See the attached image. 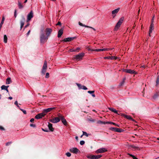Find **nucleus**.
<instances>
[{"label": "nucleus", "instance_id": "nucleus-1", "mask_svg": "<svg viewBox=\"0 0 159 159\" xmlns=\"http://www.w3.org/2000/svg\"><path fill=\"white\" fill-rule=\"evenodd\" d=\"M48 39V37L44 32V30L42 29L41 30L40 35V42L41 43H44L46 42Z\"/></svg>", "mask_w": 159, "mask_h": 159}, {"label": "nucleus", "instance_id": "nucleus-2", "mask_svg": "<svg viewBox=\"0 0 159 159\" xmlns=\"http://www.w3.org/2000/svg\"><path fill=\"white\" fill-rule=\"evenodd\" d=\"M124 18L123 17H121L117 23L115 28L114 29V30L115 31L117 30L119 27H120L121 25L122 24L123 21L124 20Z\"/></svg>", "mask_w": 159, "mask_h": 159}, {"label": "nucleus", "instance_id": "nucleus-3", "mask_svg": "<svg viewBox=\"0 0 159 159\" xmlns=\"http://www.w3.org/2000/svg\"><path fill=\"white\" fill-rule=\"evenodd\" d=\"M47 62L46 61H45L44 62L43 65V66L42 69L41 73L42 74L44 75L47 69Z\"/></svg>", "mask_w": 159, "mask_h": 159}, {"label": "nucleus", "instance_id": "nucleus-4", "mask_svg": "<svg viewBox=\"0 0 159 159\" xmlns=\"http://www.w3.org/2000/svg\"><path fill=\"white\" fill-rule=\"evenodd\" d=\"M33 16L34 13L33 11H31L27 15L26 21L28 22L33 17Z\"/></svg>", "mask_w": 159, "mask_h": 159}, {"label": "nucleus", "instance_id": "nucleus-5", "mask_svg": "<svg viewBox=\"0 0 159 159\" xmlns=\"http://www.w3.org/2000/svg\"><path fill=\"white\" fill-rule=\"evenodd\" d=\"M58 116H59L60 118V120H61L63 124L64 125H67V121L64 118V117L62 115L59 114L58 115Z\"/></svg>", "mask_w": 159, "mask_h": 159}, {"label": "nucleus", "instance_id": "nucleus-6", "mask_svg": "<svg viewBox=\"0 0 159 159\" xmlns=\"http://www.w3.org/2000/svg\"><path fill=\"white\" fill-rule=\"evenodd\" d=\"M49 121L53 123H56L60 121V118L58 117H56L54 118H52L49 120Z\"/></svg>", "mask_w": 159, "mask_h": 159}, {"label": "nucleus", "instance_id": "nucleus-7", "mask_svg": "<svg viewBox=\"0 0 159 159\" xmlns=\"http://www.w3.org/2000/svg\"><path fill=\"white\" fill-rule=\"evenodd\" d=\"M102 157L101 155H90L88 156L87 157L89 159H98Z\"/></svg>", "mask_w": 159, "mask_h": 159}, {"label": "nucleus", "instance_id": "nucleus-8", "mask_svg": "<svg viewBox=\"0 0 159 159\" xmlns=\"http://www.w3.org/2000/svg\"><path fill=\"white\" fill-rule=\"evenodd\" d=\"M84 53H81L75 56L74 57V58L78 60L81 59L84 56Z\"/></svg>", "mask_w": 159, "mask_h": 159}, {"label": "nucleus", "instance_id": "nucleus-9", "mask_svg": "<svg viewBox=\"0 0 159 159\" xmlns=\"http://www.w3.org/2000/svg\"><path fill=\"white\" fill-rule=\"evenodd\" d=\"M107 151V149L105 148H102L97 150L95 152L97 153H102Z\"/></svg>", "mask_w": 159, "mask_h": 159}, {"label": "nucleus", "instance_id": "nucleus-10", "mask_svg": "<svg viewBox=\"0 0 159 159\" xmlns=\"http://www.w3.org/2000/svg\"><path fill=\"white\" fill-rule=\"evenodd\" d=\"M69 151L70 152L75 154H77L78 153L80 152V151L76 148H71Z\"/></svg>", "mask_w": 159, "mask_h": 159}, {"label": "nucleus", "instance_id": "nucleus-11", "mask_svg": "<svg viewBox=\"0 0 159 159\" xmlns=\"http://www.w3.org/2000/svg\"><path fill=\"white\" fill-rule=\"evenodd\" d=\"M123 71L126 73H129L130 74H136L137 72L134 70H132L131 69H124Z\"/></svg>", "mask_w": 159, "mask_h": 159}, {"label": "nucleus", "instance_id": "nucleus-12", "mask_svg": "<svg viewBox=\"0 0 159 159\" xmlns=\"http://www.w3.org/2000/svg\"><path fill=\"white\" fill-rule=\"evenodd\" d=\"M52 31V30L50 28H47L46 29L45 32L46 33V35L48 37L50 36V34Z\"/></svg>", "mask_w": 159, "mask_h": 159}, {"label": "nucleus", "instance_id": "nucleus-13", "mask_svg": "<svg viewBox=\"0 0 159 159\" xmlns=\"http://www.w3.org/2000/svg\"><path fill=\"white\" fill-rule=\"evenodd\" d=\"M46 114L44 113L43 112L42 113H39L37 115L35 116V118L36 119H39L41 118H42Z\"/></svg>", "mask_w": 159, "mask_h": 159}, {"label": "nucleus", "instance_id": "nucleus-14", "mask_svg": "<svg viewBox=\"0 0 159 159\" xmlns=\"http://www.w3.org/2000/svg\"><path fill=\"white\" fill-rule=\"evenodd\" d=\"M120 9V8H117L115 9L112 11V14L113 17L114 18L116 15V14L119 12Z\"/></svg>", "mask_w": 159, "mask_h": 159}, {"label": "nucleus", "instance_id": "nucleus-15", "mask_svg": "<svg viewBox=\"0 0 159 159\" xmlns=\"http://www.w3.org/2000/svg\"><path fill=\"white\" fill-rule=\"evenodd\" d=\"M55 108V107H53L49 108L46 109H45L43 110V112L44 113H45L46 114L48 112L51 111L53 110Z\"/></svg>", "mask_w": 159, "mask_h": 159}, {"label": "nucleus", "instance_id": "nucleus-16", "mask_svg": "<svg viewBox=\"0 0 159 159\" xmlns=\"http://www.w3.org/2000/svg\"><path fill=\"white\" fill-rule=\"evenodd\" d=\"M114 49V48H112L111 49V50H112ZM111 49L108 48H104L103 49H95V51L96 52H99V51H107L110 50Z\"/></svg>", "mask_w": 159, "mask_h": 159}, {"label": "nucleus", "instance_id": "nucleus-17", "mask_svg": "<svg viewBox=\"0 0 159 159\" xmlns=\"http://www.w3.org/2000/svg\"><path fill=\"white\" fill-rule=\"evenodd\" d=\"M118 58L116 57H115V56H108V57H104V59H111V60H113V59H115L116 60Z\"/></svg>", "mask_w": 159, "mask_h": 159}, {"label": "nucleus", "instance_id": "nucleus-18", "mask_svg": "<svg viewBox=\"0 0 159 159\" xmlns=\"http://www.w3.org/2000/svg\"><path fill=\"white\" fill-rule=\"evenodd\" d=\"M22 18L23 19V20H21L20 21V30H21L23 26L24 25V22L25 20V19L24 16H22Z\"/></svg>", "mask_w": 159, "mask_h": 159}, {"label": "nucleus", "instance_id": "nucleus-19", "mask_svg": "<svg viewBox=\"0 0 159 159\" xmlns=\"http://www.w3.org/2000/svg\"><path fill=\"white\" fill-rule=\"evenodd\" d=\"M63 29L61 28L59 30L58 32L57 37L58 38L61 37V35L63 34Z\"/></svg>", "mask_w": 159, "mask_h": 159}, {"label": "nucleus", "instance_id": "nucleus-20", "mask_svg": "<svg viewBox=\"0 0 159 159\" xmlns=\"http://www.w3.org/2000/svg\"><path fill=\"white\" fill-rule=\"evenodd\" d=\"M154 24L153 23H151L150 27L149 30V35L150 36V34L152 33V30H153Z\"/></svg>", "mask_w": 159, "mask_h": 159}, {"label": "nucleus", "instance_id": "nucleus-21", "mask_svg": "<svg viewBox=\"0 0 159 159\" xmlns=\"http://www.w3.org/2000/svg\"><path fill=\"white\" fill-rule=\"evenodd\" d=\"M48 127L49 130L52 132H53L54 130V129L52 127V125L49 122L48 123Z\"/></svg>", "mask_w": 159, "mask_h": 159}, {"label": "nucleus", "instance_id": "nucleus-22", "mask_svg": "<svg viewBox=\"0 0 159 159\" xmlns=\"http://www.w3.org/2000/svg\"><path fill=\"white\" fill-rule=\"evenodd\" d=\"M122 115H123L125 118H126L128 119L134 120L132 118L129 116H128L126 115L125 114H122Z\"/></svg>", "mask_w": 159, "mask_h": 159}, {"label": "nucleus", "instance_id": "nucleus-23", "mask_svg": "<svg viewBox=\"0 0 159 159\" xmlns=\"http://www.w3.org/2000/svg\"><path fill=\"white\" fill-rule=\"evenodd\" d=\"M97 123L99 124H108V122H105V121H102L99 120L98 121Z\"/></svg>", "mask_w": 159, "mask_h": 159}, {"label": "nucleus", "instance_id": "nucleus-24", "mask_svg": "<svg viewBox=\"0 0 159 159\" xmlns=\"http://www.w3.org/2000/svg\"><path fill=\"white\" fill-rule=\"evenodd\" d=\"M11 82V81L10 78H8L6 79V84H9Z\"/></svg>", "mask_w": 159, "mask_h": 159}, {"label": "nucleus", "instance_id": "nucleus-25", "mask_svg": "<svg viewBox=\"0 0 159 159\" xmlns=\"http://www.w3.org/2000/svg\"><path fill=\"white\" fill-rule=\"evenodd\" d=\"M9 87L8 85L7 86H5V85H2L1 87V88L2 90H6Z\"/></svg>", "mask_w": 159, "mask_h": 159}, {"label": "nucleus", "instance_id": "nucleus-26", "mask_svg": "<svg viewBox=\"0 0 159 159\" xmlns=\"http://www.w3.org/2000/svg\"><path fill=\"white\" fill-rule=\"evenodd\" d=\"M5 20V18L4 16L2 17V21L0 24V28H1L3 24L4 23V21Z\"/></svg>", "mask_w": 159, "mask_h": 159}, {"label": "nucleus", "instance_id": "nucleus-27", "mask_svg": "<svg viewBox=\"0 0 159 159\" xmlns=\"http://www.w3.org/2000/svg\"><path fill=\"white\" fill-rule=\"evenodd\" d=\"M18 6L19 7V8L20 9L22 8L24 6L22 5L21 3L19 1H18Z\"/></svg>", "mask_w": 159, "mask_h": 159}, {"label": "nucleus", "instance_id": "nucleus-28", "mask_svg": "<svg viewBox=\"0 0 159 159\" xmlns=\"http://www.w3.org/2000/svg\"><path fill=\"white\" fill-rule=\"evenodd\" d=\"M7 37L6 35H4V42L6 43L7 42Z\"/></svg>", "mask_w": 159, "mask_h": 159}, {"label": "nucleus", "instance_id": "nucleus-29", "mask_svg": "<svg viewBox=\"0 0 159 159\" xmlns=\"http://www.w3.org/2000/svg\"><path fill=\"white\" fill-rule=\"evenodd\" d=\"M63 41L66 42H70V41H71L70 40V37H68V38H66L64 39L63 40Z\"/></svg>", "mask_w": 159, "mask_h": 159}, {"label": "nucleus", "instance_id": "nucleus-30", "mask_svg": "<svg viewBox=\"0 0 159 159\" xmlns=\"http://www.w3.org/2000/svg\"><path fill=\"white\" fill-rule=\"evenodd\" d=\"M87 120L91 122H94L95 121L94 119H93L92 118H88Z\"/></svg>", "mask_w": 159, "mask_h": 159}, {"label": "nucleus", "instance_id": "nucleus-31", "mask_svg": "<svg viewBox=\"0 0 159 159\" xmlns=\"http://www.w3.org/2000/svg\"><path fill=\"white\" fill-rule=\"evenodd\" d=\"M116 132L120 133V132H122V131H123V129H120V128H116Z\"/></svg>", "mask_w": 159, "mask_h": 159}, {"label": "nucleus", "instance_id": "nucleus-32", "mask_svg": "<svg viewBox=\"0 0 159 159\" xmlns=\"http://www.w3.org/2000/svg\"><path fill=\"white\" fill-rule=\"evenodd\" d=\"M125 78H124L123 79V80L122 81V82H121L120 84V86H122L124 84V83H125Z\"/></svg>", "mask_w": 159, "mask_h": 159}, {"label": "nucleus", "instance_id": "nucleus-33", "mask_svg": "<svg viewBox=\"0 0 159 159\" xmlns=\"http://www.w3.org/2000/svg\"><path fill=\"white\" fill-rule=\"evenodd\" d=\"M108 122V124H113L115 126H118V127H119V125L114 123V122Z\"/></svg>", "mask_w": 159, "mask_h": 159}, {"label": "nucleus", "instance_id": "nucleus-34", "mask_svg": "<svg viewBox=\"0 0 159 159\" xmlns=\"http://www.w3.org/2000/svg\"><path fill=\"white\" fill-rule=\"evenodd\" d=\"M76 84L77 85L79 89H82V86L80 84L76 83Z\"/></svg>", "mask_w": 159, "mask_h": 159}, {"label": "nucleus", "instance_id": "nucleus-35", "mask_svg": "<svg viewBox=\"0 0 159 159\" xmlns=\"http://www.w3.org/2000/svg\"><path fill=\"white\" fill-rule=\"evenodd\" d=\"M156 83L157 85L159 83V75L157 77Z\"/></svg>", "mask_w": 159, "mask_h": 159}, {"label": "nucleus", "instance_id": "nucleus-36", "mask_svg": "<svg viewBox=\"0 0 159 159\" xmlns=\"http://www.w3.org/2000/svg\"><path fill=\"white\" fill-rule=\"evenodd\" d=\"M79 24L80 25L82 26H84V27H87H87H88V26H87L85 25H84L83 24L80 22H79Z\"/></svg>", "mask_w": 159, "mask_h": 159}, {"label": "nucleus", "instance_id": "nucleus-37", "mask_svg": "<svg viewBox=\"0 0 159 159\" xmlns=\"http://www.w3.org/2000/svg\"><path fill=\"white\" fill-rule=\"evenodd\" d=\"M130 147L134 148V149H138L139 148L138 147H136L135 146H134V145H131L130 146Z\"/></svg>", "mask_w": 159, "mask_h": 159}, {"label": "nucleus", "instance_id": "nucleus-38", "mask_svg": "<svg viewBox=\"0 0 159 159\" xmlns=\"http://www.w3.org/2000/svg\"><path fill=\"white\" fill-rule=\"evenodd\" d=\"M83 135H85L86 136L88 137L89 136V134H88L86 132L83 131Z\"/></svg>", "mask_w": 159, "mask_h": 159}, {"label": "nucleus", "instance_id": "nucleus-39", "mask_svg": "<svg viewBox=\"0 0 159 159\" xmlns=\"http://www.w3.org/2000/svg\"><path fill=\"white\" fill-rule=\"evenodd\" d=\"M85 143V142L83 140L80 141V144L81 145H83Z\"/></svg>", "mask_w": 159, "mask_h": 159}, {"label": "nucleus", "instance_id": "nucleus-40", "mask_svg": "<svg viewBox=\"0 0 159 159\" xmlns=\"http://www.w3.org/2000/svg\"><path fill=\"white\" fill-rule=\"evenodd\" d=\"M20 109L23 112V113L25 114H26V111L25 110H24V109H21L20 108Z\"/></svg>", "mask_w": 159, "mask_h": 159}, {"label": "nucleus", "instance_id": "nucleus-41", "mask_svg": "<svg viewBox=\"0 0 159 159\" xmlns=\"http://www.w3.org/2000/svg\"><path fill=\"white\" fill-rule=\"evenodd\" d=\"M66 155L68 157H70L71 155V154L70 152H67L66 153Z\"/></svg>", "mask_w": 159, "mask_h": 159}, {"label": "nucleus", "instance_id": "nucleus-42", "mask_svg": "<svg viewBox=\"0 0 159 159\" xmlns=\"http://www.w3.org/2000/svg\"><path fill=\"white\" fill-rule=\"evenodd\" d=\"M94 91H89L88 92V93H89L92 94L93 93H94Z\"/></svg>", "mask_w": 159, "mask_h": 159}, {"label": "nucleus", "instance_id": "nucleus-43", "mask_svg": "<svg viewBox=\"0 0 159 159\" xmlns=\"http://www.w3.org/2000/svg\"><path fill=\"white\" fill-rule=\"evenodd\" d=\"M12 143L11 142H8L6 143V146H8L10 145Z\"/></svg>", "mask_w": 159, "mask_h": 159}, {"label": "nucleus", "instance_id": "nucleus-44", "mask_svg": "<svg viewBox=\"0 0 159 159\" xmlns=\"http://www.w3.org/2000/svg\"><path fill=\"white\" fill-rule=\"evenodd\" d=\"M15 104L16 105V106L19 108L20 107L18 105V102L17 101H16L15 102Z\"/></svg>", "mask_w": 159, "mask_h": 159}, {"label": "nucleus", "instance_id": "nucleus-45", "mask_svg": "<svg viewBox=\"0 0 159 159\" xmlns=\"http://www.w3.org/2000/svg\"><path fill=\"white\" fill-rule=\"evenodd\" d=\"M80 48H76L75 49V52H78V51L80 50Z\"/></svg>", "mask_w": 159, "mask_h": 159}, {"label": "nucleus", "instance_id": "nucleus-46", "mask_svg": "<svg viewBox=\"0 0 159 159\" xmlns=\"http://www.w3.org/2000/svg\"><path fill=\"white\" fill-rule=\"evenodd\" d=\"M70 41H72L74 39H75L76 38V37H70Z\"/></svg>", "mask_w": 159, "mask_h": 159}, {"label": "nucleus", "instance_id": "nucleus-47", "mask_svg": "<svg viewBox=\"0 0 159 159\" xmlns=\"http://www.w3.org/2000/svg\"><path fill=\"white\" fill-rule=\"evenodd\" d=\"M82 89H84V90H87L88 89L87 88L86 86H82Z\"/></svg>", "mask_w": 159, "mask_h": 159}, {"label": "nucleus", "instance_id": "nucleus-48", "mask_svg": "<svg viewBox=\"0 0 159 159\" xmlns=\"http://www.w3.org/2000/svg\"><path fill=\"white\" fill-rule=\"evenodd\" d=\"M108 109L109 110L112 111L113 112L114 111L115 109L113 108H108Z\"/></svg>", "mask_w": 159, "mask_h": 159}, {"label": "nucleus", "instance_id": "nucleus-49", "mask_svg": "<svg viewBox=\"0 0 159 159\" xmlns=\"http://www.w3.org/2000/svg\"><path fill=\"white\" fill-rule=\"evenodd\" d=\"M42 130L44 132H48L49 130L48 129H45L43 128H42Z\"/></svg>", "mask_w": 159, "mask_h": 159}, {"label": "nucleus", "instance_id": "nucleus-50", "mask_svg": "<svg viewBox=\"0 0 159 159\" xmlns=\"http://www.w3.org/2000/svg\"><path fill=\"white\" fill-rule=\"evenodd\" d=\"M14 16L15 17V18H16L17 16V14H16V10H15V11H14Z\"/></svg>", "mask_w": 159, "mask_h": 159}, {"label": "nucleus", "instance_id": "nucleus-51", "mask_svg": "<svg viewBox=\"0 0 159 159\" xmlns=\"http://www.w3.org/2000/svg\"><path fill=\"white\" fill-rule=\"evenodd\" d=\"M49 77V73H47L46 74L45 77L46 78H48Z\"/></svg>", "mask_w": 159, "mask_h": 159}, {"label": "nucleus", "instance_id": "nucleus-52", "mask_svg": "<svg viewBox=\"0 0 159 159\" xmlns=\"http://www.w3.org/2000/svg\"><path fill=\"white\" fill-rule=\"evenodd\" d=\"M0 129L2 130H4V128L2 126H0Z\"/></svg>", "mask_w": 159, "mask_h": 159}, {"label": "nucleus", "instance_id": "nucleus-53", "mask_svg": "<svg viewBox=\"0 0 159 159\" xmlns=\"http://www.w3.org/2000/svg\"><path fill=\"white\" fill-rule=\"evenodd\" d=\"M30 126L33 127H35L36 125L34 124H30Z\"/></svg>", "mask_w": 159, "mask_h": 159}, {"label": "nucleus", "instance_id": "nucleus-54", "mask_svg": "<svg viewBox=\"0 0 159 159\" xmlns=\"http://www.w3.org/2000/svg\"><path fill=\"white\" fill-rule=\"evenodd\" d=\"M115 113H116V114H118V115H119V114H118V111H117L116 110V109H115L114 111H113Z\"/></svg>", "mask_w": 159, "mask_h": 159}, {"label": "nucleus", "instance_id": "nucleus-55", "mask_svg": "<svg viewBox=\"0 0 159 159\" xmlns=\"http://www.w3.org/2000/svg\"><path fill=\"white\" fill-rule=\"evenodd\" d=\"M75 49H74V48H71V49H70V52H75Z\"/></svg>", "mask_w": 159, "mask_h": 159}, {"label": "nucleus", "instance_id": "nucleus-56", "mask_svg": "<svg viewBox=\"0 0 159 159\" xmlns=\"http://www.w3.org/2000/svg\"><path fill=\"white\" fill-rule=\"evenodd\" d=\"M87 28H91V29H92L94 31H95L96 30L95 28L92 27H90V26H88V27H87Z\"/></svg>", "mask_w": 159, "mask_h": 159}, {"label": "nucleus", "instance_id": "nucleus-57", "mask_svg": "<svg viewBox=\"0 0 159 159\" xmlns=\"http://www.w3.org/2000/svg\"><path fill=\"white\" fill-rule=\"evenodd\" d=\"M154 16L152 18V22L151 23H153V22H154Z\"/></svg>", "mask_w": 159, "mask_h": 159}, {"label": "nucleus", "instance_id": "nucleus-58", "mask_svg": "<svg viewBox=\"0 0 159 159\" xmlns=\"http://www.w3.org/2000/svg\"><path fill=\"white\" fill-rule=\"evenodd\" d=\"M30 25V24L29 23H28L25 26L24 28V29H25V28H26L27 27H28Z\"/></svg>", "mask_w": 159, "mask_h": 159}, {"label": "nucleus", "instance_id": "nucleus-59", "mask_svg": "<svg viewBox=\"0 0 159 159\" xmlns=\"http://www.w3.org/2000/svg\"><path fill=\"white\" fill-rule=\"evenodd\" d=\"M115 127H111L110 128V129L111 131H114Z\"/></svg>", "mask_w": 159, "mask_h": 159}, {"label": "nucleus", "instance_id": "nucleus-60", "mask_svg": "<svg viewBox=\"0 0 159 159\" xmlns=\"http://www.w3.org/2000/svg\"><path fill=\"white\" fill-rule=\"evenodd\" d=\"M61 25V23L59 21L56 24V25Z\"/></svg>", "mask_w": 159, "mask_h": 159}, {"label": "nucleus", "instance_id": "nucleus-61", "mask_svg": "<svg viewBox=\"0 0 159 159\" xmlns=\"http://www.w3.org/2000/svg\"><path fill=\"white\" fill-rule=\"evenodd\" d=\"M34 118H32L30 120V122H32L34 121Z\"/></svg>", "mask_w": 159, "mask_h": 159}, {"label": "nucleus", "instance_id": "nucleus-62", "mask_svg": "<svg viewBox=\"0 0 159 159\" xmlns=\"http://www.w3.org/2000/svg\"><path fill=\"white\" fill-rule=\"evenodd\" d=\"M129 155L130 156H131V157H132L133 158H135V157L134 156V155H132V154H129Z\"/></svg>", "mask_w": 159, "mask_h": 159}, {"label": "nucleus", "instance_id": "nucleus-63", "mask_svg": "<svg viewBox=\"0 0 159 159\" xmlns=\"http://www.w3.org/2000/svg\"><path fill=\"white\" fill-rule=\"evenodd\" d=\"M157 96V94H155L153 96V98H156Z\"/></svg>", "mask_w": 159, "mask_h": 159}, {"label": "nucleus", "instance_id": "nucleus-64", "mask_svg": "<svg viewBox=\"0 0 159 159\" xmlns=\"http://www.w3.org/2000/svg\"><path fill=\"white\" fill-rule=\"evenodd\" d=\"M30 31V30H29V31L27 32V33L26 34L27 36H28L29 34Z\"/></svg>", "mask_w": 159, "mask_h": 159}]
</instances>
